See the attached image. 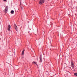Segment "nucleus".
Here are the masks:
<instances>
[{"label": "nucleus", "mask_w": 77, "mask_h": 77, "mask_svg": "<svg viewBox=\"0 0 77 77\" xmlns=\"http://www.w3.org/2000/svg\"><path fill=\"white\" fill-rule=\"evenodd\" d=\"M14 27L16 31H18V27H17V26L15 24H14Z\"/></svg>", "instance_id": "20e7f679"}, {"label": "nucleus", "mask_w": 77, "mask_h": 77, "mask_svg": "<svg viewBox=\"0 0 77 77\" xmlns=\"http://www.w3.org/2000/svg\"><path fill=\"white\" fill-rule=\"evenodd\" d=\"M8 7H7L5 8V14H6L7 12H8Z\"/></svg>", "instance_id": "f03ea898"}, {"label": "nucleus", "mask_w": 77, "mask_h": 77, "mask_svg": "<svg viewBox=\"0 0 77 77\" xmlns=\"http://www.w3.org/2000/svg\"><path fill=\"white\" fill-rule=\"evenodd\" d=\"M24 50H23L22 52V55H24Z\"/></svg>", "instance_id": "6e6552de"}, {"label": "nucleus", "mask_w": 77, "mask_h": 77, "mask_svg": "<svg viewBox=\"0 0 77 77\" xmlns=\"http://www.w3.org/2000/svg\"><path fill=\"white\" fill-rule=\"evenodd\" d=\"M35 63V62H34V61L32 62V63L33 64H34V63Z\"/></svg>", "instance_id": "9d476101"}, {"label": "nucleus", "mask_w": 77, "mask_h": 77, "mask_svg": "<svg viewBox=\"0 0 77 77\" xmlns=\"http://www.w3.org/2000/svg\"><path fill=\"white\" fill-rule=\"evenodd\" d=\"M4 2H6V0H3Z\"/></svg>", "instance_id": "9b49d317"}, {"label": "nucleus", "mask_w": 77, "mask_h": 77, "mask_svg": "<svg viewBox=\"0 0 77 77\" xmlns=\"http://www.w3.org/2000/svg\"><path fill=\"white\" fill-rule=\"evenodd\" d=\"M35 65H37V64H36V63H35Z\"/></svg>", "instance_id": "f8f14e48"}, {"label": "nucleus", "mask_w": 77, "mask_h": 77, "mask_svg": "<svg viewBox=\"0 0 77 77\" xmlns=\"http://www.w3.org/2000/svg\"><path fill=\"white\" fill-rule=\"evenodd\" d=\"M40 62H42V57H41V56H40Z\"/></svg>", "instance_id": "0eeeda50"}, {"label": "nucleus", "mask_w": 77, "mask_h": 77, "mask_svg": "<svg viewBox=\"0 0 77 77\" xmlns=\"http://www.w3.org/2000/svg\"><path fill=\"white\" fill-rule=\"evenodd\" d=\"M8 31H10V30L11 29V25H9L8 26Z\"/></svg>", "instance_id": "39448f33"}, {"label": "nucleus", "mask_w": 77, "mask_h": 77, "mask_svg": "<svg viewBox=\"0 0 77 77\" xmlns=\"http://www.w3.org/2000/svg\"><path fill=\"white\" fill-rule=\"evenodd\" d=\"M71 66L72 69H74V64L72 62H71Z\"/></svg>", "instance_id": "7ed1b4c3"}, {"label": "nucleus", "mask_w": 77, "mask_h": 77, "mask_svg": "<svg viewBox=\"0 0 77 77\" xmlns=\"http://www.w3.org/2000/svg\"><path fill=\"white\" fill-rule=\"evenodd\" d=\"M45 1V0H40L39 1V3L40 4V5H42V3H44Z\"/></svg>", "instance_id": "f257e3e1"}, {"label": "nucleus", "mask_w": 77, "mask_h": 77, "mask_svg": "<svg viewBox=\"0 0 77 77\" xmlns=\"http://www.w3.org/2000/svg\"><path fill=\"white\" fill-rule=\"evenodd\" d=\"M11 14H14V11L13 10H12L11 11Z\"/></svg>", "instance_id": "423d86ee"}, {"label": "nucleus", "mask_w": 77, "mask_h": 77, "mask_svg": "<svg viewBox=\"0 0 77 77\" xmlns=\"http://www.w3.org/2000/svg\"><path fill=\"white\" fill-rule=\"evenodd\" d=\"M74 75L75 76H77V73H75L74 74Z\"/></svg>", "instance_id": "1a4fd4ad"}]
</instances>
